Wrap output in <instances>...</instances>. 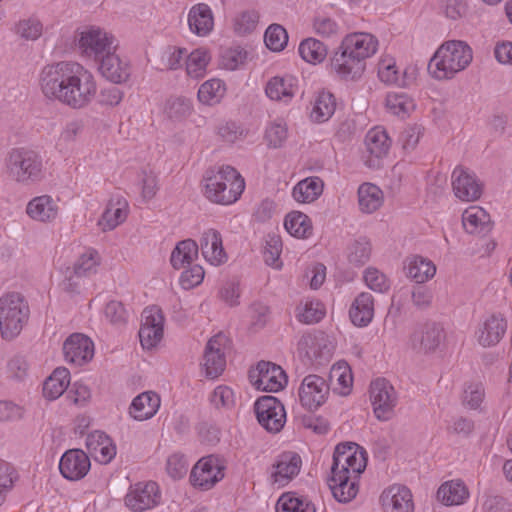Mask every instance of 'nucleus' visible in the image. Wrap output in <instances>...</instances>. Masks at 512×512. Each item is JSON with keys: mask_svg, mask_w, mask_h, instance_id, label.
Masks as SVG:
<instances>
[{"mask_svg": "<svg viewBox=\"0 0 512 512\" xmlns=\"http://www.w3.org/2000/svg\"><path fill=\"white\" fill-rule=\"evenodd\" d=\"M99 71L107 80L113 83L126 82L130 77L129 63L116 54V50H111L107 56L97 61Z\"/></svg>", "mask_w": 512, "mask_h": 512, "instance_id": "24", "label": "nucleus"}, {"mask_svg": "<svg viewBox=\"0 0 512 512\" xmlns=\"http://www.w3.org/2000/svg\"><path fill=\"white\" fill-rule=\"evenodd\" d=\"M204 269L202 266L195 264L184 269L180 276V285L188 290L202 283L204 279Z\"/></svg>", "mask_w": 512, "mask_h": 512, "instance_id": "63", "label": "nucleus"}, {"mask_svg": "<svg viewBox=\"0 0 512 512\" xmlns=\"http://www.w3.org/2000/svg\"><path fill=\"white\" fill-rule=\"evenodd\" d=\"M386 108L394 115L405 117L415 108L413 100L404 93H389Z\"/></svg>", "mask_w": 512, "mask_h": 512, "instance_id": "54", "label": "nucleus"}, {"mask_svg": "<svg viewBox=\"0 0 512 512\" xmlns=\"http://www.w3.org/2000/svg\"><path fill=\"white\" fill-rule=\"evenodd\" d=\"M340 46L350 55L353 54L352 57L365 62L367 58L376 53L378 40L370 33L357 32L345 36Z\"/></svg>", "mask_w": 512, "mask_h": 512, "instance_id": "22", "label": "nucleus"}, {"mask_svg": "<svg viewBox=\"0 0 512 512\" xmlns=\"http://www.w3.org/2000/svg\"><path fill=\"white\" fill-rule=\"evenodd\" d=\"M297 92L296 79L292 76H275L265 86L267 97L273 101L288 103Z\"/></svg>", "mask_w": 512, "mask_h": 512, "instance_id": "30", "label": "nucleus"}, {"mask_svg": "<svg viewBox=\"0 0 512 512\" xmlns=\"http://www.w3.org/2000/svg\"><path fill=\"white\" fill-rule=\"evenodd\" d=\"M70 384V372L65 367L56 368L43 385V394L49 400L59 398Z\"/></svg>", "mask_w": 512, "mask_h": 512, "instance_id": "40", "label": "nucleus"}, {"mask_svg": "<svg viewBox=\"0 0 512 512\" xmlns=\"http://www.w3.org/2000/svg\"><path fill=\"white\" fill-rule=\"evenodd\" d=\"M406 275L413 279L416 283H424L434 277L436 273V266L434 263L422 256H412L407 258Z\"/></svg>", "mask_w": 512, "mask_h": 512, "instance_id": "37", "label": "nucleus"}, {"mask_svg": "<svg viewBox=\"0 0 512 512\" xmlns=\"http://www.w3.org/2000/svg\"><path fill=\"white\" fill-rule=\"evenodd\" d=\"M462 224L469 234H486L492 229L490 215L480 206H470L462 214Z\"/></svg>", "mask_w": 512, "mask_h": 512, "instance_id": "31", "label": "nucleus"}, {"mask_svg": "<svg viewBox=\"0 0 512 512\" xmlns=\"http://www.w3.org/2000/svg\"><path fill=\"white\" fill-rule=\"evenodd\" d=\"M39 86L47 99L76 110L89 106L97 93L92 72L74 61L44 66L39 74Z\"/></svg>", "mask_w": 512, "mask_h": 512, "instance_id": "1", "label": "nucleus"}, {"mask_svg": "<svg viewBox=\"0 0 512 512\" xmlns=\"http://www.w3.org/2000/svg\"><path fill=\"white\" fill-rule=\"evenodd\" d=\"M65 360L71 364L82 366L94 356V344L84 334L74 333L63 344Z\"/></svg>", "mask_w": 512, "mask_h": 512, "instance_id": "19", "label": "nucleus"}, {"mask_svg": "<svg viewBox=\"0 0 512 512\" xmlns=\"http://www.w3.org/2000/svg\"><path fill=\"white\" fill-rule=\"evenodd\" d=\"M210 60V53L205 48H198L187 54L186 72L188 76L194 79L203 78Z\"/></svg>", "mask_w": 512, "mask_h": 512, "instance_id": "45", "label": "nucleus"}, {"mask_svg": "<svg viewBox=\"0 0 512 512\" xmlns=\"http://www.w3.org/2000/svg\"><path fill=\"white\" fill-rule=\"evenodd\" d=\"M330 380L334 385V391L342 396L348 395L353 384V375L350 366L346 362L334 364L330 371Z\"/></svg>", "mask_w": 512, "mask_h": 512, "instance_id": "44", "label": "nucleus"}, {"mask_svg": "<svg viewBox=\"0 0 512 512\" xmlns=\"http://www.w3.org/2000/svg\"><path fill=\"white\" fill-rule=\"evenodd\" d=\"M266 46L272 51H281L288 41L286 30L279 24L270 25L264 36Z\"/></svg>", "mask_w": 512, "mask_h": 512, "instance_id": "56", "label": "nucleus"}, {"mask_svg": "<svg viewBox=\"0 0 512 512\" xmlns=\"http://www.w3.org/2000/svg\"><path fill=\"white\" fill-rule=\"evenodd\" d=\"M299 53L303 60L308 63H321L327 55L326 46L319 40L308 38L299 45Z\"/></svg>", "mask_w": 512, "mask_h": 512, "instance_id": "50", "label": "nucleus"}, {"mask_svg": "<svg viewBox=\"0 0 512 512\" xmlns=\"http://www.w3.org/2000/svg\"><path fill=\"white\" fill-rule=\"evenodd\" d=\"M282 251V242L279 237L271 236L266 241L264 250V260L269 266L280 268L282 263L279 261V257Z\"/></svg>", "mask_w": 512, "mask_h": 512, "instance_id": "64", "label": "nucleus"}, {"mask_svg": "<svg viewBox=\"0 0 512 512\" xmlns=\"http://www.w3.org/2000/svg\"><path fill=\"white\" fill-rule=\"evenodd\" d=\"M365 146L371 156L367 164L370 167H375L378 165L376 161L387 155L391 141L385 129L377 126L367 132L365 136Z\"/></svg>", "mask_w": 512, "mask_h": 512, "instance_id": "29", "label": "nucleus"}, {"mask_svg": "<svg viewBox=\"0 0 512 512\" xmlns=\"http://www.w3.org/2000/svg\"><path fill=\"white\" fill-rule=\"evenodd\" d=\"M100 260V255L96 250H86L79 256L72 267L73 273H76V278H83L96 273Z\"/></svg>", "mask_w": 512, "mask_h": 512, "instance_id": "48", "label": "nucleus"}, {"mask_svg": "<svg viewBox=\"0 0 512 512\" xmlns=\"http://www.w3.org/2000/svg\"><path fill=\"white\" fill-rule=\"evenodd\" d=\"M380 501L384 512H413L414 503L411 491L404 485L394 484L386 488Z\"/></svg>", "mask_w": 512, "mask_h": 512, "instance_id": "21", "label": "nucleus"}, {"mask_svg": "<svg viewBox=\"0 0 512 512\" xmlns=\"http://www.w3.org/2000/svg\"><path fill=\"white\" fill-rule=\"evenodd\" d=\"M336 110V99L328 91H320L312 103L310 118L316 123H323L329 120Z\"/></svg>", "mask_w": 512, "mask_h": 512, "instance_id": "39", "label": "nucleus"}, {"mask_svg": "<svg viewBox=\"0 0 512 512\" xmlns=\"http://www.w3.org/2000/svg\"><path fill=\"white\" fill-rule=\"evenodd\" d=\"M227 338L219 333L209 339L203 356V366L207 377L214 379L222 374L226 367L225 349Z\"/></svg>", "mask_w": 512, "mask_h": 512, "instance_id": "15", "label": "nucleus"}, {"mask_svg": "<svg viewBox=\"0 0 512 512\" xmlns=\"http://www.w3.org/2000/svg\"><path fill=\"white\" fill-rule=\"evenodd\" d=\"M367 464L366 452L356 443H340L333 454L332 475L359 477Z\"/></svg>", "mask_w": 512, "mask_h": 512, "instance_id": "7", "label": "nucleus"}, {"mask_svg": "<svg viewBox=\"0 0 512 512\" xmlns=\"http://www.w3.org/2000/svg\"><path fill=\"white\" fill-rule=\"evenodd\" d=\"M161 494L156 482L137 483L125 497L126 506L134 512L151 509L159 504Z\"/></svg>", "mask_w": 512, "mask_h": 512, "instance_id": "12", "label": "nucleus"}, {"mask_svg": "<svg viewBox=\"0 0 512 512\" xmlns=\"http://www.w3.org/2000/svg\"><path fill=\"white\" fill-rule=\"evenodd\" d=\"M198 252L199 246L196 241L192 239L180 241L171 253V265L177 270L185 269L197 259Z\"/></svg>", "mask_w": 512, "mask_h": 512, "instance_id": "38", "label": "nucleus"}, {"mask_svg": "<svg viewBox=\"0 0 512 512\" xmlns=\"http://www.w3.org/2000/svg\"><path fill=\"white\" fill-rule=\"evenodd\" d=\"M468 495L466 486L460 481L446 482L437 491L438 500L447 506L462 504Z\"/></svg>", "mask_w": 512, "mask_h": 512, "instance_id": "43", "label": "nucleus"}, {"mask_svg": "<svg viewBox=\"0 0 512 512\" xmlns=\"http://www.w3.org/2000/svg\"><path fill=\"white\" fill-rule=\"evenodd\" d=\"M223 469L216 457H204L193 467L190 475L191 483L202 490H209L224 477Z\"/></svg>", "mask_w": 512, "mask_h": 512, "instance_id": "14", "label": "nucleus"}, {"mask_svg": "<svg viewBox=\"0 0 512 512\" xmlns=\"http://www.w3.org/2000/svg\"><path fill=\"white\" fill-rule=\"evenodd\" d=\"M26 213L34 221L51 223L59 215L58 199L47 194L36 196L28 202Z\"/></svg>", "mask_w": 512, "mask_h": 512, "instance_id": "23", "label": "nucleus"}, {"mask_svg": "<svg viewBox=\"0 0 512 512\" xmlns=\"http://www.w3.org/2000/svg\"><path fill=\"white\" fill-rule=\"evenodd\" d=\"M165 112L174 121H182L193 112L192 101L185 97H174L167 101Z\"/></svg>", "mask_w": 512, "mask_h": 512, "instance_id": "53", "label": "nucleus"}, {"mask_svg": "<svg viewBox=\"0 0 512 512\" xmlns=\"http://www.w3.org/2000/svg\"><path fill=\"white\" fill-rule=\"evenodd\" d=\"M126 203L118 201L116 204L109 203L99 220L102 230L110 231L123 223L127 217Z\"/></svg>", "mask_w": 512, "mask_h": 512, "instance_id": "47", "label": "nucleus"}, {"mask_svg": "<svg viewBox=\"0 0 512 512\" xmlns=\"http://www.w3.org/2000/svg\"><path fill=\"white\" fill-rule=\"evenodd\" d=\"M444 339V329L436 322L419 325L411 334L410 342L414 350L428 353L435 351Z\"/></svg>", "mask_w": 512, "mask_h": 512, "instance_id": "16", "label": "nucleus"}, {"mask_svg": "<svg viewBox=\"0 0 512 512\" xmlns=\"http://www.w3.org/2000/svg\"><path fill=\"white\" fill-rule=\"evenodd\" d=\"M200 249L206 261L214 266L227 261V254L223 248L221 234L215 229H208L200 238Z\"/></svg>", "mask_w": 512, "mask_h": 512, "instance_id": "28", "label": "nucleus"}, {"mask_svg": "<svg viewBox=\"0 0 512 512\" xmlns=\"http://www.w3.org/2000/svg\"><path fill=\"white\" fill-rule=\"evenodd\" d=\"M328 393L329 386L325 379L314 374L306 376L299 388L300 402L310 410L317 409L322 405Z\"/></svg>", "mask_w": 512, "mask_h": 512, "instance_id": "17", "label": "nucleus"}, {"mask_svg": "<svg viewBox=\"0 0 512 512\" xmlns=\"http://www.w3.org/2000/svg\"><path fill=\"white\" fill-rule=\"evenodd\" d=\"M86 448L90 456L101 464H108L116 455V447L110 437L98 430L87 435Z\"/></svg>", "mask_w": 512, "mask_h": 512, "instance_id": "25", "label": "nucleus"}, {"mask_svg": "<svg viewBox=\"0 0 512 512\" xmlns=\"http://www.w3.org/2000/svg\"><path fill=\"white\" fill-rule=\"evenodd\" d=\"M226 93L225 83L220 79H210L205 81L198 90V99L205 105L218 104Z\"/></svg>", "mask_w": 512, "mask_h": 512, "instance_id": "46", "label": "nucleus"}, {"mask_svg": "<svg viewBox=\"0 0 512 512\" xmlns=\"http://www.w3.org/2000/svg\"><path fill=\"white\" fill-rule=\"evenodd\" d=\"M507 330V320L501 314H492L481 321L475 331V338L482 347L496 346Z\"/></svg>", "mask_w": 512, "mask_h": 512, "instance_id": "18", "label": "nucleus"}, {"mask_svg": "<svg viewBox=\"0 0 512 512\" xmlns=\"http://www.w3.org/2000/svg\"><path fill=\"white\" fill-rule=\"evenodd\" d=\"M164 316L157 306L147 307L142 312L139 338L144 349L157 346L163 337Z\"/></svg>", "mask_w": 512, "mask_h": 512, "instance_id": "11", "label": "nucleus"}, {"mask_svg": "<svg viewBox=\"0 0 512 512\" xmlns=\"http://www.w3.org/2000/svg\"><path fill=\"white\" fill-rule=\"evenodd\" d=\"M484 396L485 391L482 383H470L464 389L462 403L469 409H477L483 402Z\"/></svg>", "mask_w": 512, "mask_h": 512, "instance_id": "61", "label": "nucleus"}, {"mask_svg": "<svg viewBox=\"0 0 512 512\" xmlns=\"http://www.w3.org/2000/svg\"><path fill=\"white\" fill-rule=\"evenodd\" d=\"M42 158L34 150L13 149L8 158L10 177L19 183H29L40 179L42 174Z\"/></svg>", "mask_w": 512, "mask_h": 512, "instance_id": "6", "label": "nucleus"}, {"mask_svg": "<svg viewBox=\"0 0 512 512\" xmlns=\"http://www.w3.org/2000/svg\"><path fill=\"white\" fill-rule=\"evenodd\" d=\"M247 59V52L242 47H230L222 51L220 56V66L226 70H236L240 68Z\"/></svg>", "mask_w": 512, "mask_h": 512, "instance_id": "55", "label": "nucleus"}, {"mask_svg": "<svg viewBox=\"0 0 512 512\" xmlns=\"http://www.w3.org/2000/svg\"><path fill=\"white\" fill-rule=\"evenodd\" d=\"M378 77L388 85L405 86L406 80L401 76L394 58L385 56L378 63Z\"/></svg>", "mask_w": 512, "mask_h": 512, "instance_id": "49", "label": "nucleus"}, {"mask_svg": "<svg viewBox=\"0 0 512 512\" xmlns=\"http://www.w3.org/2000/svg\"><path fill=\"white\" fill-rule=\"evenodd\" d=\"M43 32L42 23L37 19H25L16 25V33L25 40H36Z\"/></svg>", "mask_w": 512, "mask_h": 512, "instance_id": "62", "label": "nucleus"}, {"mask_svg": "<svg viewBox=\"0 0 512 512\" xmlns=\"http://www.w3.org/2000/svg\"><path fill=\"white\" fill-rule=\"evenodd\" d=\"M204 196L211 202L230 205L236 202L245 189L240 173L232 166L209 169L203 178Z\"/></svg>", "mask_w": 512, "mask_h": 512, "instance_id": "2", "label": "nucleus"}, {"mask_svg": "<svg viewBox=\"0 0 512 512\" xmlns=\"http://www.w3.org/2000/svg\"><path fill=\"white\" fill-rule=\"evenodd\" d=\"M284 226L290 235L299 239H307L313 233L310 218L300 211L288 213L285 217Z\"/></svg>", "mask_w": 512, "mask_h": 512, "instance_id": "41", "label": "nucleus"}, {"mask_svg": "<svg viewBox=\"0 0 512 512\" xmlns=\"http://www.w3.org/2000/svg\"><path fill=\"white\" fill-rule=\"evenodd\" d=\"M259 424L270 433H278L286 422L283 404L274 396L260 397L254 405Z\"/></svg>", "mask_w": 512, "mask_h": 512, "instance_id": "8", "label": "nucleus"}, {"mask_svg": "<svg viewBox=\"0 0 512 512\" xmlns=\"http://www.w3.org/2000/svg\"><path fill=\"white\" fill-rule=\"evenodd\" d=\"M91 463L89 456L81 449L67 450L59 462L62 476L71 481H77L86 476Z\"/></svg>", "mask_w": 512, "mask_h": 512, "instance_id": "20", "label": "nucleus"}, {"mask_svg": "<svg viewBox=\"0 0 512 512\" xmlns=\"http://www.w3.org/2000/svg\"><path fill=\"white\" fill-rule=\"evenodd\" d=\"M348 51L339 47L331 59L333 71L343 79H356L362 75L365 70V62L352 57Z\"/></svg>", "mask_w": 512, "mask_h": 512, "instance_id": "26", "label": "nucleus"}, {"mask_svg": "<svg viewBox=\"0 0 512 512\" xmlns=\"http://www.w3.org/2000/svg\"><path fill=\"white\" fill-rule=\"evenodd\" d=\"M324 315V306L317 300H307L304 303H300L296 308L297 319L305 324L317 323Z\"/></svg>", "mask_w": 512, "mask_h": 512, "instance_id": "51", "label": "nucleus"}, {"mask_svg": "<svg viewBox=\"0 0 512 512\" xmlns=\"http://www.w3.org/2000/svg\"><path fill=\"white\" fill-rule=\"evenodd\" d=\"M288 136L287 125L283 120H275L265 131V140L271 148H279L286 141Z\"/></svg>", "mask_w": 512, "mask_h": 512, "instance_id": "57", "label": "nucleus"}, {"mask_svg": "<svg viewBox=\"0 0 512 512\" xmlns=\"http://www.w3.org/2000/svg\"><path fill=\"white\" fill-rule=\"evenodd\" d=\"M452 188L455 196L465 202L476 201L483 193V184L476 175L461 166L452 172Z\"/></svg>", "mask_w": 512, "mask_h": 512, "instance_id": "13", "label": "nucleus"}, {"mask_svg": "<svg viewBox=\"0 0 512 512\" xmlns=\"http://www.w3.org/2000/svg\"><path fill=\"white\" fill-rule=\"evenodd\" d=\"M259 13L256 10H246L239 13L234 20V29L240 35L251 33L257 26Z\"/></svg>", "mask_w": 512, "mask_h": 512, "instance_id": "59", "label": "nucleus"}, {"mask_svg": "<svg viewBox=\"0 0 512 512\" xmlns=\"http://www.w3.org/2000/svg\"><path fill=\"white\" fill-rule=\"evenodd\" d=\"M359 209L366 214L377 211L384 202L382 190L372 183H363L358 188Z\"/></svg>", "mask_w": 512, "mask_h": 512, "instance_id": "36", "label": "nucleus"}, {"mask_svg": "<svg viewBox=\"0 0 512 512\" xmlns=\"http://www.w3.org/2000/svg\"><path fill=\"white\" fill-rule=\"evenodd\" d=\"M472 58V50L465 42L448 41L437 49L428 64V71L437 80L451 79L464 70Z\"/></svg>", "mask_w": 512, "mask_h": 512, "instance_id": "3", "label": "nucleus"}, {"mask_svg": "<svg viewBox=\"0 0 512 512\" xmlns=\"http://www.w3.org/2000/svg\"><path fill=\"white\" fill-rule=\"evenodd\" d=\"M301 463V458L296 453L288 452L280 455L272 467V482L278 486L286 485L299 473Z\"/></svg>", "mask_w": 512, "mask_h": 512, "instance_id": "27", "label": "nucleus"}, {"mask_svg": "<svg viewBox=\"0 0 512 512\" xmlns=\"http://www.w3.org/2000/svg\"><path fill=\"white\" fill-rule=\"evenodd\" d=\"M349 317L357 327H366L374 317V298L368 292L360 293L352 302Z\"/></svg>", "mask_w": 512, "mask_h": 512, "instance_id": "32", "label": "nucleus"}, {"mask_svg": "<svg viewBox=\"0 0 512 512\" xmlns=\"http://www.w3.org/2000/svg\"><path fill=\"white\" fill-rule=\"evenodd\" d=\"M363 279L366 285L376 292L384 293L390 287V283L386 275L373 267H368L364 271Z\"/></svg>", "mask_w": 512, "mask_h": 512, "instance_id": "60", "label": "nucleus"}, {"mask_svg": "<svg viewBox=\"0 0 512 512\" xmlns=\"http://www.w3.org/2000/svg\"><path fill=\"white\" fill-rule=\"evenodd\" d=\"M276 512H316V509L315 506L305 498L284 494L277 502Z\"/></svg>", "mask_w": 512, "mask_h": 512, "instance_id": "52", "label": "nucleus"}, {"mask_svg": "<svg viewBox=\"0 0 512 512\" xmlns=\"http://www.w3.org/2000/svg\"><path fill=\"white\" fill-rule=\"evenodd\" d=\"M370 399L378 420L388 421L393 417L398 398L394 387L386 379L378 378L371 382Z\"/></svg>", "mask_w": 512, "mask_h": 512, "instance_id": "9", "label": "nucleus"}, {"mask_svg": "<svg viewBox=\"0 0 512 512\" xmlns=\"http://www.w3.org/2000/svg\"><path fill=\"white\" fill-rule=\"evenodd\" d=\"M30 310L24 297L16 292L0 298V331L5 339L18 336L27 323Z\"/></svg>", "mask_w": 512, "mask_h": 512, "instance_id": "4", "label": "nucleus"}, {"mask_svg": "<svg viewBox=\"0 0 512 512\" xmlns=\"http://www.w3.org/2000/svg\"><path fill=\"white\" fill-rule=\"evenodd\" d=\"M324 183L319 177L301 180L293 189V197L300 203H311L323 192Z\"/></svg>", "mask_w": 512, "mask_h": 512, "instance_id": "42", "label": "nucleus"}, {"mask_svg": "<svg viewBox=\"0 0 512 512\" xmlns=\"http://www.w3.org/2000/svg\"><path fill=\"white\" fill-rule=\"evenodd\" d=\"M188 25L194 34L198 36L208 35L214 26V18L210 7L205 3L192 6L188 14Z\"/></svg>", "mask_w": 512, "mask_h": 512, "instance_id": "33", "label": "nucleus"}, {"mask_svg": "<svg viewBox=\"0 0 512 512\" xmlns=\"http://www.w3.org/2000/svg\"><path fill=\"white\" fill-rule=\"evenodd\" d=\"M371 255V245L366 239L356 240L349 247L348 260L354 265H364Z\"/></svg>", "mask_w": 512, "mask_h": 512, "instance_id": "58", "label": "nucleus"}, {"mask_svg": "<svg viewBox=\"0 0 512 512\" xmlns=\"http://www.w3.org/2000/svg\"><path fill=\"white\" fill-rule=\"evenodd\" d=\"M358 478L347 475H332L329 480V487L334 498L338 502H349L356 497L358 493Z\"/></svg>", "mask_w": 512, "mask_h": 512, "instance_id": "35", "label": "nucleus"}, {"mask_svg": "<svg viewBox=\"0 0 512 512\" xmlns=\"http://www.w3.org/2000/svg\"><path fill=\"white\" fill-rule=\"evenodd\" d=\"M160 407V397L152 391L143 392L135 397L130 405V415L138 421L153 417Z\"/></svg>", "mask_w": 512, "mask_h": 512, "instance_id": "34", "label": "nucleus"}, {"mask_svg": "<svg viewBox=\"0 0 512 512\" xmlns=\"http://www.w3.org/2000/svg\"><path fill=\"white\" fill-rule=\"evenodd\" d=\"M248 377L257 390L266 392H278L287 382L284 370L266 361H260L255 369L249 371Z\"/></svg>", "mask_w": 512, "mask_h": 512, "instance_id": "10", "label": "nucleus"}, {"mask_svg": "<svg viewBox=\"0 0 512 512\" xmlns=\"http://www.w3.org/2000/svg\"><path fill=\"white\" fill-rule=\"evenodd\" d=\"M77 48L80 54L95 62L116 50L118 43L115 36L99 26L85 27L78 33Z\"/></svg>", "mask_w": 512, "mask_h": 512, "instance_id": "5", "label": "nucleus"}]
</instances>
